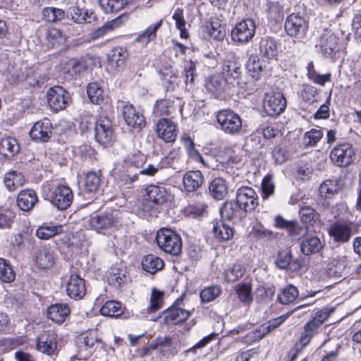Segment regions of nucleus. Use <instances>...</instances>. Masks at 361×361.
Instances as JSON below:
<instances>
[{
    "label": "nucleus",
    "mask_w": 361,
    "mask_h": 361,
    "mask_svg": "<svg viewBox=\"0 0 361 361\" xmlns=\"http://www.w3.org/2000/svg\"><path fill=\"white\" fill-rule=\"evenodd\" d=\"M42 197L59 210L70 207L73 200L72 190L66 185L47 183L42 187Z\"/></svg>",
    "instance_id": "1"
},
{
    "label": "nucleus",
    "mask_w": 361,
    "mask_h": 361,
    "mask_svg": "<svg viewBox=\"0 0 361 361\" xmlns=\"http://www.w3.org/2000/svg\"><path fill=\"white\" fill-rule=\"evenodd\" d=\"M123 212L115 209L93 214L89 219V225L92 229L104 233L109 229L118 227L123 223Z\"/></svg>",
    "instance_id": "2"
},
{
    "label": "nucleus",
    "mask_w": 361,
    "mask_h": 361,
    "mask_svg": "<svg viewBox=\"0 0 361 361\" xmlns=\"http://www.w3.org/2000/svg\"><path fill=\"white\" fill-rule=\"evenodd\" d=\"M156 241L165 252L178 256L182 251L180 236L171 229L163 228L157 231Z\"/></svg>",
    "instance_id": "3"
},
{
    "label": "nucleus",
    "mask_w": 361,
    "mask_h": 361,
    "mask_svg": "<svg viewBox=\"0 0 361 361\" xmlns=\"http://www.w3.org/2000/svg\"><path fill=\"white\" fill-rule=\"evenodd\" d=\"M216 120L220 128L225 133L235 135L242 128V120L238 114L231 109L221 110L217 113Z\"/></svg>",
    "instance_id": "4"
},
{
    "label": "nucleus",
    "mask_w": 361,
    "mask_h": 361,
    "mask_svg": "<svg viewBox=\"0 0 361 361\" xmlns=\"http://www.w3.org/2000/svg\"><path fill=\"white\" fill-rule=\"evenodd\" d=\"M331 161L337 166L347 167L355 159V151L352 144L343 142L334 147L330 153Z\"/></svg>",
    "instance_id": "5"
},
{
    "label": "nucleus",
    "mask_w": 361,
    "mask_h": 361,
    "mask_svg": "<svg viewBox=\"0 0 361 361\" xmlns=\"http://www.w3.org/2000/svg\"><path fill=\"white\" fill-rule=\"evenodd\" d=\"M222 74L227 83L238 82L243 74L240 58L233 54H228L222 63Z\"/></svg>",
    "instance_id": "6"
},
{
    "label": "nucleus",
    "mask_w": 361,
    "mask_h": 361,
    "mask_svg": "<svg viewBox=\"0 0 361 361\" xmlns=\"http://www.w3.org/2000/svg\"><path fill=\"white\" fill-rule=\"evenodd\" d=\"M308 22L299 14L289 15L284 23L286 34L292 37L303 39L308 30Z\"/></svg>",
    "instance_id": "7"
},
{
    "label": "nucleus",
    "mask_w": 361,
    "mask_h": 361,
    "mask_svg": "<svg viewBox=\"0 0 361 361\" xmlns=\"http://www.w3.org/2000/svg\"><path fill=\"white\" fill-rule=\"evenodd\" d=\"M256 25L250 18L245 19L236 24L231 30V39L239 44H246L255 34Z\"/></svg>",
    "instance_id": "8"
},
{
    "label": "nucleus",
    "mask_w": 361,
    "mask_h": 361,
    "mask_svg": "<svg viewBox=\"0 0 361 361\" xmlns=\"http://www.w3.org/2000/svg\"><path fill=\"white\" fill-rule=\"evenodd\" d=\"M114 137L111 121L106 116H100L94 122V137L102 145H109Z\"/></svg>",
    "instance_id": "9"
},
{
    "label": "nucleus",
    "mask_w": 361,
    "mask_h": 361,
    "mask_svg": "<svg viewBox=\"0 0 361 361\" xmlns=\"http://www.w3.org/2000/svg\"><path fill=\"white\" fill-rule=\"evenodd\" d=\"M236 200L245 213L254 211L259 204L258 196L256 192L248 186L238 189Z\"/></svg>",
    "instance_id": "10"
},
{
    "label": "nucleus",
    "mask_w": 361,
    "mask_h": 361,
    "mask_svg": "<svg viewBox=\"0 0 361 361\" xmlns=\"http://www.w3.org/2000/svg\"><path fill=\"white\" fill-rule=\"evenodd\" d=\"M47 97L49 106L54 111L66 109L71 101L69 93L61 86H55L49 88L47 94Z\"/></svg>",
    "instance_id": "11"
},
{
    "label": "nucleus",
    "mask_w": 361,
    "mask_h": 361,
    "mask_svg": "<svg viewBox=\"0 0 361 361\" xmlns=\"http://www.w3.org/2000/svg\"><path fill=\"white\" fill-rule=\"evenodd\" d=\"M286 107V100L279 92L266 94L264 101V109L267 114L275 117L281 114Z\"/></svg>",
    "instance_id": "12"
},
{
    "label": "nucleus",
    "mask_w": 361,
    "mask_h": 361,
    "mask_svg": "<svg viewBox=\"0 0 361 361\" xmlns=\"http://www.w3.org/2000/svg\"><path fill=\"white\" fill-rule=\"evenodd\" d=\"M337 37L331 30L324 29L317 36L316 47L326 56L331 57L337 47Z\"/></svg>",
    "instance_id": "13"
},
{
    "label": "nucleus",
    "mask_w": 361,
    "mask_h": 361,
    "mask_svg": "<svg viewBox=\"0 0 361 361\" xmlns=\"http://www.w3.org/2000/svg\"><path fill=\"white\" fill-rule=\"evenodd\" d=\"M52 124L49 119L44 118L37 121L30 131L32 140L37 142H47L52 134Z\"/></svg>",
    "instance_id": "14"
},
{
    "label": "nucleus",
    "mask_w": 361,
    "mask_h": 361,
    "mask_svg": "<svg viewBox=\"0 0 361 361\" xmlns=\"http://www.w3.org/2000/svg\"><path fill=\"white\" fill-rule=\"evenodd\" d=\"M66 293L74 300H80L86 294L85 280L77 274H71L66 283Z\"/></svg>",
    "instance_id": "15"
},
{
    "label": "nucleus",
    "mask_w": 361,
    "mask_h": 361,
    "mask_svg": "<svg viewBox=\"0 0 361 361\" xmlns=\"http://www.w3.org/2000/svg\"><path fill=\"white\" fill-rule=\"evenodd\" d=\"M156 133L159 137L166 142H173L177 137L174 123L169 118H160L156 123Z\"/></svg>",
    "instance_id": "16"
},
{
    "label": "nucleus",
    "mask_w": 361,
    "mask_h": 361,
    "mask_svg": "<svg viewBox=\"0 0 361 361\" xmlns=\"http://www.w3.org/2000/svg\"><path fill=\"white\" fill-rule=\"evenodd\" d=\"M56 337L54 331H44L37 338V350L47 355L53 354L57 347Z\"/></svg>",
    "instance_id": "17"
},
{
    "label": "nucleus",
    "mask_w": 361,
    "mask_h": 361,
    "mask_svg": "<svg viewBox=\"0 0 361 361\" xmlns=\"http://www.w3.org/2000/svg\"><path fill=\"white\" fill-rule=\"evenodd\" d=\"M329 234L337 243H347L351 238L352 228L346 223L336 221L331 225Z\"/></svg>",
    "instance_id": "18"
},
{
    "label": "nucleus",
    "mask_w": 361,
    "mask_h": 361,
    "mask_svg": "<svg viewBox=\"0 0 361 361\" xmlns=\"http://www.w3.org/2000/svg\"><path fill=\"white\" fill-rule=\"evenodd\" d=\"M123 117L126 124L135 129H140L145 125L144 116L136 111L132 104L123 106Z\"/></svg>",
    "instance_id": "19"
},
{
    "label": "nucleus",
    "mask_w": 361,
    "mask_h": 361,
    "mask_svg": "<svg viewBox=\"0 0 361 361\" xmlns=\"http://www.w3.org/2000/svg\"><path fill=\"white\" fill-rule=\"evenodd\" d=\"M204 181V178L200 171H188L183 177L184 190L187 192H195L202 185Z\"/></svg>",
    "instance_id": "20"
},
{
    "label": "nucleus",
    "mask_w": 361,
    "mask_h": 361,
    "mask_svg": "<svg viewBox=\"0 0 361 361\" xmlns=\"http://www.w3.org/2000/svg\"><path fill=\"white\" fill-rule=\"evenodd\" d=\"M290 312L281 315L276 318L269 320L267 323L261 325L253 334L255 341H259L269 333L278 328L290 316Z\"/></svg>",
    "instance_id": "21"
},
{
    "label": "nucleus",
    "mask_w": 361,
    "mask_h": 361,
    "mask_svg": "<svg viewBox=\"0 0 361 361\" xmlns=\"http://www.w3.org/2000/svg\"><path fill=\"white\" fill-rule=\"evenodd\" d=\"M145 195L150 202L157 205L164 204L170 197V194L164 187L155 185H148L145 188Z\"/></svg>",
    "instance_id": "22"
},
{
    "label": "nucleus",
    "mask_w": 361,
    "mask_h": 361,
    "mask_svg": "<svg viewBox=\"0 0 361 361\" xmlns=\"http://www.w3.org/2000/svg\"><path fill=\"white\" fill-rule=\"evenodd\" d=\"M128 18V15H121L114 20L107 22L103 26L97 28L90 34L91 39L95 40L104 37L109 32H111L118 27L121 25L126 22Z\"/></svg>",
    "instance_id": "23"
},
{
    "label": "nucleus",
    "mask_w": 361,
    "mask_h": 361,
    "mask_svg": "<svg viewBox=\"0 0 361 361\" xmlns=\"http://www.w3.org/2000/svg\"><path fill=\"white\" fill-rule=\"evenodd\" d=\"M164 320L166 324H178L188 319L190 316V312L184 309L172 306L164 311Z\"/></svg>",
    "instance_id": "24"
},
{
    "label": "nucleus",
    "mask_w": 361,
    "mask_h": 361,
    "mask_svg": "<svg viewBox=\"0 0 361 361\" xmlns=\"http://www.w3.org/2000/svg\"><path fill=\"white\" fill-rule=\"evenodd\" d=\"M37 201L38 198L36 192L30 189L20 191L16 199L18 208L25 212L32 209Z\"/></svg>",
    "instance_id": "25"
},
{
    "label": "nucleus",
    "mask_w": 361,
    "mask_h": 361,
    "mask_svg": "<svg viewBox=\"0 0 361 361\" xmlns=\"http://www.w3.org/2000/svg\"><path fill=\"white\" fill-rule=\"evenodd\" d=\"M71 312L68 305L63 303H56L49 307L47 310V317L56 323H62Z\"/></svg>",
    "instance_id": "26"
},
{
    "label": "nucleus",
    "mask_w": 361,
    "mask_h": 361,
    "mask_svg": "<svg viewBox=\"0 0 361 361\" xmlns=\"http://www.w3.org/2000/svg\"><path fill=\"white\" fill-rule=\"evenodd\" d=\"M226 180L223 178H214L209 186L210 195L216 200H224L228 192Z\"/></svg>",
    "instance_id": "27"
},
{
    "label": "nucleus",
    "mask_w": 361,
    "mask_h": 361,
    "mask_svg": "<svg viewBox=\"0 0 361 361\" xmlns=\"http://www.w3.org/2000/svg\"><path fill=\"white\" fill-rule=\"evenodd\" d=\"M243 209L238 204L237 200H230L224 202L220 209V213L223 218L227 220H233L242 216Z\"/></svg>",
    "instance_id": "28"
},
{
    "label": "nucleus",
    "mask_w": 361,
    "mask_h": 361,
    "mask_svg": "<svg viewBox=\"0 0 361 361\" xmlns=\"http://www.w3.org/2000/svg\"><path fill=\"white\" fill-rule=\"evenodd\" d=\"M259 52L262 57L267 60L275 58L277 56V44L276 41L270 37L262 38L259 42Z\"/></svg>",
    "instance_id": "29"
},
{
    "label": "nucleus",
    "mask_w": 361,
    "mask_h": 361,
    "mask_svg": "<svg viewBox=\"0 0 361 361\" xmlns=\"http://www.w3.org/2000/svg\"><path fill=\"white\" fill-rule=\"evenodd\" d=\"M35 263L42 269H49L54 264V258L52 252L47 247L39 248L36 252Z\"/></svg>",
    "instance_id": "30"
},
{
    "label": "nucleus",
    "mask_w": 361,
    "mask_h": 361,
    "mask_svg": "<svg viewBox=\"0 0 361 361\" xmlns=\"http://www.w3.org/2000/svg\"><path fill=\"white\" fill-rule=\"evenodd\" d=\"M69 18L78 24L88 23L90 24L97 20V16L93 12L84 11L78 7H74L71 11L68 12Z\"/></svg>",
    "instance_id": "31"
},
{
    "label": "nucleus",
    "mask_w": 361,
    "mask_h": 361,
    "mask_svg": "<svg viewBox=\"0 0 361 361\" xmlns=\"http://www.w3.org/2000/svg\"><path fill=\"white\" fill-rule=\"evenodd\" d=\"M20 150L17 140L12 137L0 140V154L5 157H12Z\"/></svg>",
    "instance_id": "32"
},
{
    "label": "nucleus",
    "mask_w": 361,
    "mask_h": 361,
    "mask_svg": "<svg viewBox=\"0 0 361 361\" xmlns=\"http://www.w3.org/2000/svg\"><path fill=\"white\" fill-rule=\"evenodd\" d=\"M159 352L164 356H174L178 353L176 343L172 341L169 336H159L157 337Z\"/></svg>",
    "instance_id": "33"
},
{
    "label": "nucleus",
    "mask_w": 361,
    "mask_h": 361,
    "mask_svg": "<svg viewBox=\"0 0 361 361\" xmlns=\"http://www.w3.org/2000/svg\"><path fill=\"white\" fill-rule=\"evenodd\" d=\"M25 178L22 173L17 171H9L5 175L4 183L9 191H14L23 185Z\"/></svg>",
    "instance_id": "34"
},
{
    "label": "nucleus",
    "mask_w": 361,
    "mask_h": 361,
    "mask_svg": "<svg viewBox=\"0 0 361 361\" xmlns=\"http://www.w3.org/2000/svg\"><path fill=\"white\" fill-rule=\"evenodd\" d=\"M322 243L317 237H311L304 239L300 243V251L305 255L317 253L322 248Z\"/></svg>",
    "instance_id": "35"
},
{
    "label": "nucleus",
    "mask_w": 361,
    "mask_h": 361,
    "mask_svg": "<svg viewBox=\"0 0 361 361\" xmlns=\"http://www.w3.org/2000/svg\"><path fill=\"white\" fill-rule=\"evenodd\" d=\"M142 269L150 274H155L164 267V262L154 255H148L142 260Z\"/></svg>",
    "instance_id": "36"
},
{
    "label": "nucleus",
    "mask_w": 361,
    "mask_h": 361,
    "mask_svg": "<svg viewBox=\"0 0 361 361\" xmlns=\"http://www.w3.org/2000/svg\"><path fill=\"white\" fill-rule=\"evenodd\" d=\"M43 16L47 22L57 23L66 18H69V13L61 8L47 7L43 9Z\"/></svg>",
    "instance_id": "37"
},
{
    "label": "nucleus",
    "mask_w": 361,
    "mask_h": 361,
    "mask_svg": "<svg viewBox=\"0 0 361 361\" xmlns=\"http://www.w3.org/2000/svg\"><path fill=\"white\" fill-rule=\"evenodd\" d=\"M100 312L104 316L118 317L123 313V307L121 302L115 300H110L106 302L102 307Z\"/></svg>",
    "instance_id": "38"
},
{
    "label": "nucleus",
    "mask_w": 361,
    "mask_h": 361,
    "mask_svg": "<svg viewBox=\"0 0 361 361\" xmlns=\"http://www.w3.org/2000/svg\"><path fill=\"white\" fill-rule=\"evenodd\" d=\"M133 0H99V4L105 13L117 12Z\"/></svg>",
    "instance_id": "39"
},
{
    "label": "nucleus",
    "mask_w": 361,
    "mask_h": 361,
    "mask_svg": "<svg viewBox=\"0 0 361 361\" xmlns=\"http://www.w3.org/2000/svg\"><path fill=\"white\" fill-rule=\"evenodd\" d=\"M16 279L14 271L11 262L0 257V280L4 283H11Z\"/></svg>",
    "instance_id": "40"
},
{
    "label": "nucleus",
    "mask_w": 361,
    "mask_h": 361,
    "mask_svg": "<svg viewBox=\"0 0 361 361\" xmlns=\"http://www.w3.org/2000/svg\"><path fill=\"white\" fill-rule=\"evenodd\" d=\"M61 233H62V226L61 225L43 224L37 229L36 235L40 239L47 240Z\"/></svg>",
    "instance_id": "41"
},
{
    "label": "nucleus",
    "mask_w": 361,
    "mask_h": 361,
    "mask_svg": "<svg viewBox=\"0 0 361 361\" xmlns=\"http://www.w3.org/2000/svg\"><path fill=\"white\" fill-rule=\"evenodd\" d=\"M225 80L219 75L210 76L205 82L207 90L212 94H220L224 87Z\"/></svg>",
    "instance_id": "42"
},
{
    "label": "nucleus",
    "mask_w": 361,
    "mask_h": 361,
    "mask_svg": "<svg viewBox=\"0 0 361 361\" xmlns=\"http://www.w3.org/2000/svg\"><path fill=\"white\" fill-rule=\"evenodd\" d=\"M214 236L219 240H228L234 234L232 227L225 223L216 224L213 227Z\"/></svg>",
    "instance_id": "43"
},
{
    "label": "nucleus",
    "mask_w": 361,
    "mask_h": 361,
    "mask_svg": "<svg viewBox=\"0 0 361 361\" xmlns=\"http://www.w3.org/2000/svg\"><path fill=\"white\" fill-rule=\"evenodd\" d=\"M87 95L92 103L101 104L104 99V92L97 82H91L87 87Z\"/></svg>",
    "instance_id": "44"
},
{
    "label": "nucleus",
    "mask_w": 361,
    "mask_h": 361,
    "mask_svg": "<svg viewBox=\"0 0 361 361\" xmlns=\"http://www.w3.org/2000/svg\"><path fill=\"white\" fill-rule=\"evenodd\" d=\"M100 173L89 171L85 177V189L89 192H96L100 186Z\"/></svg>",
    "instance_id": "45"
},
{
    "label": "nucleus",
    "mask_w": 361,
    "mask_h": 361,
    "mask_svg": "<svg viewBox=\"0 0 361 361\" xmlns=\"http://www.w3.org/2000/svg\"><path fill=\"white\" fill-rule=\"evenodd\" d=\"M247 70L255 80L261 78L264 69L257 56H250L247 63Z\"/></svg>",
    "instance_id": "46"
},
{
    "label": "nucleus",
    "mask_w": 361,
    "mask_h": 361,
    "mask_svg": "<svg viewBox=\"0 0 361 361\" xmlns=\"http://www.w3.org/2000/svg\"><path fill=\"white\" fill-rule=\"evenodd\" d=\"M320 326L312 319L304 326V332L300 337V343L303 346L307 345L312 338L317 333V329Z\"/></svg>",
    "instance_id": "47"
},
{
    "label": "nucleus",
    "mask_w": 361,
    "mask_h": 361,
    "mask_svg": "<svg viewBox=\"0 0 361 361\" xmlns=\"http://www.w3.org/2000/svg\"><path fill=\"white\" fill-rule=\"evenodd\" d=\"M298 296L297 288L293 285L285 287L278 295V300L281 304H288L293 302Z\"/></svg>",
    "instance_id": "48"
},
{
    "label": "nucleus",
    "mask_w": 361,
    "mask_h": 361,
    "mask_svg": "<svg viewBox=\"0 0 361 361\" xmlns=\"http://www.w3.org/2000/svg\"><path fill=\"white\" fill-rule=\"evenodd\" d=\"M345 261L341 259H333L327 267L328 274L331 277L338 278L342 276L345 270Z\"/></svg>",
    "instance_id": "49"
},
{
    "label": "nucleus",
    "mask_w": 361,
    "mask_h": 361,
    "mask_svg": "<svg viewBox=\"0 0 361 361\" xmlns=\"http://www.w3.org/2000/svg\"><path fill=\"white\" fill-rule=\"evenodd\" d=\"M155 109L156 112L159 115L169 116L176 111V106L173 99H165L157 101Z\"/></svg>",
    "instance_id": "50"
},
{
    "label": "nucleus",
    "mask_w": 361,
    "mask_h": 361,
    "mask_svg": "<svg viewBox=\"0 0 361 361\" xmlns=\"http://www.w3.org/2000/svg\"><path fill=\"white\" fill-rule=\"evenodd\" d=\"M235 292L238 295L239 300L244 304L248 305L252 301L251 295L252 288L247 283H238L235 288Z\"/></svg>",
    "instance_id": "51"
},
{
    "label": "nucleus",
    "mask_w": 361,
    "mask_h": 361,
    "mask_svg": "<svg viewBox=\"0 0 361 361\" xmlns=\"http://www.w3.org/2000/svg\"><path fill=\"white\" fill-rule=\"evenodd\" d=\"M245 272V269L242 264H235L225 271V279L227 282H235L240 279Z\"/></svg>",
    "instance_id": "52"
},
{
    "label": "nucleus",
    "mask_w": 361,
    "mask_h": 361,
    "mask_svg": "<svg viewBox=\"0 0 361 361\" xmlns=\"http://www.w3.org/2000/svg\"><path fill=\"white\" fill-rule=\"evenodd\" d=\"M324 133L321 129L312 128L303 136V143L306 147H312L322 138Z\"/></svg>",
    "instance_id": "53"
},
{
    "label": "nucleus",
    "mask_w": 361,
    "mask_h": 361,
    "mask_svg": "<svg viewBox=\"0 0 361 361\" xmlns=\"http://www.w3.org/2000/svg\"><path fill=\"white\" fill-rule=\"evenodd\" d=\"M292 258L293 256L290 250H284L279 251L275 260V264L279 269H286L289 267Z\"/></svg>",
    "instance_id": "54"
},
{
    "label": "nucleus",
    "mask_w": 361,
    "mask_h": 361,
    "mask_svg": "<svg viewBox=\"0 0 361 361\" xmlns=\"http://www.w3.org/2000/svg\"><path fill=\"white\" fill-rule=\"evenodd\" d=\"M108 281L110 285L116 288H120L123 285L128 281V277L122 270H116V272H112L109 274Z\"/></svg>",
    "instance_id": "55"
},
{
    "label": "nucleus",
    "mask_w": 361,
    "mask_h": 361,
    "mask_svg": "<svg viewBox=\"0 0 361 361\" xmlns=\"http://www.w3.org/2000/svg\"><path fill=\"white\" fill-rule=\"evenodd\" d=\"M221 293V289L220 286H209L201 290L200 298L203 302H209L219 297Z\"/></svg>",
    "instance_id": "56"
},
{
    "label": "nucleus",
    "mask_w": 361,
    "mask_h": 361,
    "mask_svg": "<svg viewBox=\"0 0 361 361\" xmlns=\"http://www.w3.org/2000/svg\"><path fill=\"white\" fill-rule=\"evenodd\" d=\"M299 214L301 221L305 224H312L319 219V214L310 207H302L300 209Z\"/></svg>",
    "instance_id": "57"
},
{
    "label": "nucleus",
    "mask_w": 361,
    "mask_h": 361,
    "mask_svg": "<svg viewBox=\"0 0 361 361\" xmlns=\"http://www.w3.org/2000/svg\"><path fill=\"white\" fill-rule=\"evenodd\" d=\"M139 168L130 164L126 170L123 180L127 188H130L133 187V183L138 180V176L140 174L139 172Z\"/></svg>",
    "instance_id": "58"
},
{
    "label": "nucleus",
    "mask_w": 361,
    "mask_h": 361,
    "mask_svg": "<svg viewBox=\"0 0 361 361\" xmlns=\"http://www.w3.org/2000/svg\"><path fill=\"white\" fill-rule=\"evenodd\" d=\"M164 293L155 288L152 289V294L150 298V305L149 310L150 312H155L159 310L163 305Z\"/></svg>",
    "instance_id": "59"
},
{
    "label": "nucleus",
    "mask_w": 361,
    "mask_h": 361,
    "mask_svg": "<svg viewBox=\"0 0 361 361\" xmlns=\"http://www.w3.org/2000/svg\"><path fill=\"white\" fill-rule=\"evenodd\" d=\"M47 39L53 47H58L64 42V37L61 31L57 28H50L46 35Z\"/></svg>",
    "instance_id": "60"
},
{
    "label": "nucleus",
    "mask_w": 361,
    "mask_h": 361,
    "mask_svg": "<svg viewBox=\"0 0 361 361\" xmlns=\"http://www.w3.org/2000/svg\"><path fill=\"white\" fill-rule=\"evenodd\" d=\"M162 20H160L156 24L149 26L146 30L137 37V41L141 42L145 40L146 42H149L153 40L157 37V31L161 26Z\"/></svg>",
    "instance_id": "61"
},
{
    "label": "nucleus",
    "mask_w": 361,
    "mask_h": 361,
    "mask_svg": "<svg viewBox=\"0 0 361 361\" xmlns=\"http://www.w3.org/2000/svg\"><path fill=\"white\" fill-rule=\"evenodd\" d=\"M338 192V188L334 180H328L321 184L319 192L326 198H331Z\"/></svg>",
    "instance_id": "62"
},
{
    "label": "nucleus",
    "mask_w": 361,
    "mask_h": 361,
    "mask_svg": "<svg viewBox=\"0 0 361 361\" xmlns=\"http://www.w3.org/2000/svg\"><path fill=\"white\" fill-rule=\"evenodd\" d=\"M196 68L197 63L195 61L190 60L186 62L184 66L185 83L186 85L194 82L195 78L197 76Z\"/></svg>",
    "instance_id": "63"
},
{
    "label": "nucleus",
    "mask_w": 361,
    "mask_h": 361,
    "mask_svg": "<svg viewBox=\"0 0 361 361\" xmlns=\"http://www.w3.org/2000/svg\"><path fill=\"white\" fill-rule=\"evenodd\" d=\"M44 79L38 70L30 69L25 77L26 82L30 86L39 85L44 83Z\"/></svg>",
    "instance_id": "64"
}]
</instances>
